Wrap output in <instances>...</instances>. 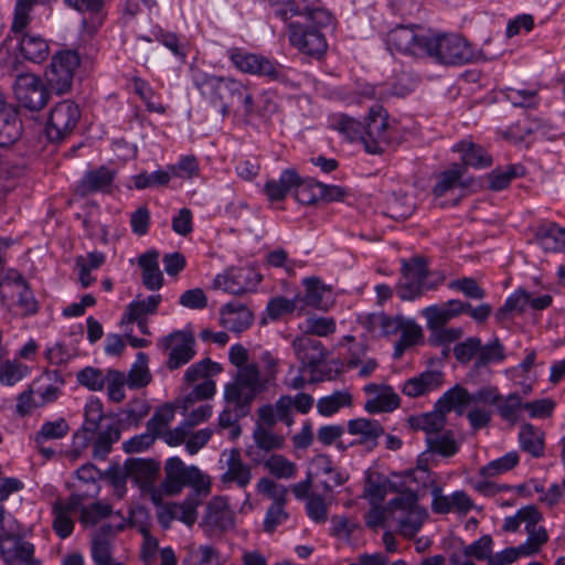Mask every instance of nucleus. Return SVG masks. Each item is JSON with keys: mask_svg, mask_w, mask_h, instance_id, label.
<instances>
[{"mask_svg": "<svg viewBox=\"0 0 565 565\" xmlns=\"http://www.w3.org/2000/svg\"><path fill=\"white\" fill-rule=\"evenodd\" d=\"M211 478L196 466H186L180 458L172 457L166 461L164 479L161 487L164 494H178L184 488L192 489L195 494L211 492Z\"/></svg>", "mask_w": 565, "mask_h": 565, "instance_id": "0eeeda50", "label": "nucleus"}, {"mask_svg": "<svg viewBox=\"0 0 565 565\" xmlns=\"http://www.w3.org/2000/svg\"><path fill=\"white\" fill-rule=\"evenodd\" d=\"M247 360L248 352L242 344L231 348L230 361L238 370L234 382L225 385L224 399L236 402L242 411L241 415L246 412V405L253 403L264 388L258 366L255 363L247 364Z\"/></svg>", "mask_w": 565, "mask_h": 565, "instance_id": "20e7f679", "label": "nucleus"}, {"mask_svg": "<svg viewBox=\"0 0 565 565\" xmlns=\"http://www.w3.org/2000/svg\"><path fill=\"white\" fill-rule=\"evenodd\" d=\"M504 358L505 354L503 345L499 339H494L486 345L481 344V350L478 352L475 365L477 369L484 367L490 363L501 362Z\"/></svg>", "mask_w": 565, "mask_h": 565, "instance_id": "6e6d98bb", "label": "nucleus"}, {"mask_svg": "<svg viewBox=\"0 0 565 565\" xmlns=\"http://www.w3.org/2000/svg\"><path fill=\"white\" fill-rule=\"evenodd\" d=\"M34 546L32 543L23 541L21 527L18 522H10L8 526L0 532V555L6 559L15 557L25 565H36L33 557Z\"/></svg>", "mask_w": 565, "mask_h": 565, "instance_id": "6ab92c4d", "label": "nucleus"}, {"mask_svg": "<svg viewBox=\"0 0 565 565\" xmlns=\"http://www.w3.org/2000/svg\"><path fill=\"white\" fill-rule=\"evenodd\" d=\"M427 55L436 62L446 65L465 64L475 62L479 55L470 44L457 34L428 33Z\"/></svg>", "mask_w": 565, "mask_h": 565, "instance_id": "1a4fd4ad", "label": "nucleus"}, {"mask_svg": "<svg viewBox=\"0 0 565 565\" xmlns=\"http://www.w3.org/2000/svg\"><path fill=\"white\" fill-rule=\"evenodd\" d=\"M21 135L22 122L13 108L0 116V147L14 145Z\"/></svg>", "mask_w": 565, "mask_h": 565, "instance_id": "4c0bfd02", "label": "nucleus"}, {"mask_svg": "<svg viewBox=\"0 0 565 565\" xmlns=\"http://www.w3.org/2000/svg\"><path fill=\"white\" fill-rule=\"evenodd\" d=\"M530 301V292L524 289H519L512 296H510L504 305L500 307L495 313V318L499 322L505 321L513 312H523Z\"/></svg>", "mask_w": 565, "mask_h": 565, "instance_id": "8fccbe9b", "label": "nucleus"}, {"mask_svg": "<svg viewBox=\"0 0 565 565\" xmlns=\"http://www.w3.org/2000/svg\"><path fill=\"white\" fill-rule=\"evenodd\" d=\"M428 274L425 258L413 257L409 260H403L402 277L395 288L397 296L404 301H409L422 297L426 290L435 289L438 282H428Z\"/></svg>", "mask_w": 565, "mask_h": 565, "instance_id": "9d476101", "label": "nucleus"}, {"mask_svg": "<svg viewBox=\"0 0 565 565\" xmlns=\"http://www.w3.org/2000/svg\"><path fill=\"white\" fill-rule=\"evenodd\" d=\"M429 330L428 343L433 347H447L463 335L461 328H448L449 321L439 320L430 315H423Z\"/></svg>", "mask_w": 565, "mask_h": 565, "instance_id": "cd10ccee", "label": "nucleus"}, {"mask_svg": "<svg viewBox=\"0 0 565 565\" xmlns=\"http://www.w3.org/2000/svg\"><path fill=\"white\" fill-rule=\"evenodd\" d=\"M472 508L469 497H434L431 509L436 513H448L456 511L466 514Z\"/></svg>", "mask_w": 565, "mask_h": 565, "instance_id": "de8ad7c7", "label": "nucleus"}, {"mask_svg": "<svg viewBox=\"0 0 565 565\" xmlns=\"http://www.w3.org/2000/svg\"><path fill=\"white\" fill-rule=\"evenodd\" d=\"M228 469L221 477V482L226 486L236 482L239 488L246 487L250 481V470L244 466L237 450H232L227 462Z\"/></svg>", "mask_w": 565, "mask_h": 565, "instance_id": "a19ab883", "label": "nucleus"}, {"mask_svg": "<svg viewBox=\"0 0 565 565\" xmlns=\"http://www.w3.org/2000/svg\"><path fill=\"white\" fill-rule=\"evenodd\" d=\"M68 430L70 426L64 418H58L54 422H46L36 433L34 440L38 445H41L46 440L61 439L67 435Z\"/></svg>", "mask_w": 565, "mask_h": 565, "instance_id": "5fc2aeb1", "label": "nucleus"}, {"mask_svg": "<svg viewBox=\"0 0 565 565\" xmlns=\"http://www.w3.org/2000/svg\"><path fill=\"white\" fill-rule=\"evenodd\" d=\"M461 313H463L462 301L456 299L449 300L440 306H429L422 310V315H430L444 321H450Z\"/></svg>", "mask_w": 565, "mask_h": 565, "instance_id": "864d4df0", "label": "nucleus"}, {"mask_svg": "<svg viewBox=\"0 0 565 565\" xmlns=\"http://www.w3.org/2000/svg\"><path fill=\"white\" fill-rule=\"evenodd\" d=\"M39 0H17L11 31L18 34L26 29L31 19L30 12Z\"/></svg>", "mask_w": 565, "mask_h": 565, "instance_id": "680f3d73", "label": "nucleus"}, {"mask_svg": "<svg viewBox=\"0 0 565 565\" xmlns=\"http://www.w3.org/2000/svg\"><path fill=\"white\" fill-rule=\"evenodd\" d=\"M352 396L347 392H335L331 396L322 397L318 402V411L321 415L330 416L341 407L350 405Z\"/></svg>", "mask_w": 565, "mask_h": 565, "instance_id": "e2e57ef3", "label": "nucleus"}, {"mask_svg": "<svg viewBox=\"0 0 565 565\" xmlns=\"http://www.w3.org/2000/svg\"><path fill=\"white\" fill-rule=\"evenodd\" d=\"M164 349L170 350L167 367L178 370L189 363L195 355V339L191 331L180 330L170 333L162 340Z\"/></svg>", "mask_w": 565, "mask_h": 565, "instance_id": "412c9836", "label": "nucleus"}, {"mask_svg": "<svg viewBox=\"0 0 565 565\" xmlns=\"http://www.w3.org/2000/svg\"><path fill=\"white\" fill-rule=\"evenodd\" d=\"M519 440L522 450L531 454L533 457L543 455L544 441L543 434L540 429L531 424H525L521 427Z\"/></svg>", "mask_w": 565, "mask_h": 565, "instance_id": "c03bdc74", "label": "nucleus"}, {"mask_svg": "<svg viewBox=\"0 0 565 565\" xmlns=\"http://www.w3.org/2000/svg\"><path fill=\"white\" fill-rule=\"evenodd\" d=\"M441 494L433 473L423 467L407 471L405 475H393L392 478L379 471L366 473L364 494Z\"/></svg>", "mask_w": 565, "mask_h": 565, "instance_id": "7ed1b4c3", "label": "nucleus"}, {"mask_svg": "<svg viewBox=\"0 0 565 565\" xmlns=\"http://www.w3.org/2000/svg\"><path fill=\"white\" fill-rule=\"evenodd\" d=\"M77 382L89 391H102L105 386L106 375L96 367L86 366L76 374Z\"/></svg>", "mask_w": 565, "mask_h": 565, "instance_id": "0e129e2a", "label": "nucleus"}, {"mask_svg": "<svg viewBox=\"0 0 565 565\" xmlns=\"http://www.w3.org/2000/svg\"><path fill=\"white\" fill-rule=\"evenodd\" d=\"M306 499L308 516L316 523H324L328 519V510L331 504L330 497H302Z\"/></svg>", "mask_w": 565, "mask_h": 565, "instance_id": "052dcab7", "label": "nucleus"}, {"mask_svg": "<svg viewBox=\"0 0 565 565\" xmlns=\"http://www.w3.org/2000/svg\"><path fill=\"white\" fill-rule=\"evenodd\" d=\"M387 111L382 106L370 108L363 122L362 142L366 152L381 154L391 142Z\"/></svg>", "mask_w": 565, "mask_h": 565, "instance_id": "f8f14e48", "label": "nucleus"}, {"mask_svg": "<svg viewBox=\"0 0 565 565\" xmlns=\"http://www.w3.org/2000/svg\"><path fill=\"white\" fill-rule=\"evenodd\" d=\"M263 276L254 267H230L215 277L214 289H222L233 295L254 291Z\"/></svg>", "mask_w": 565, "mask_h": 565, "instance_id": "f3484780", "label": "nucleus"}, {"mask_svg": "<svg viewBox=\"0 0 565 565\" xmlns=\"http://www.w3.org/2000/svg\"><path fill=\"white\" fill-rule=\"evenodd\" d=\"M205 523L222 530L232 525V513L225 497H213L206 505Z\"/></svg>", "mask_w": 565, "mask_h": 565, "instance_id": "c9c22d12", "label": "nucleus"}, {"mask_svg": "<svg viewBox=\"0 0 565 565\" xmlns=\"http://www.w3.org/2000/svg\"><path fill=\"white\" fill-rule=\"evenodd\" d=\"M441 383L443 373L440 371H426L407 380L402 392L409 397H417L439 387Z\"/></svg>", "mask_w": 565, "mask_h": 565, "instance_id": "c756f323", "label": "nucleus"}, {"mask_svg": "<svg viewBox=\"0 0 565 565\" xmlns=\"http://www.w3.org/2000/svg\"><path fill=\"white\" fill-rule=\"evenodd\" d=\"M221 372L220 364L211 361L210 359H203L202 361L192 364L185 372L184 379L189 384H192L200 379H204L210 374H216Z\"/></svg>", "mask_w": 565, "mask_h": 565, "instance_id": "69168bd1", "label": "nucleus"}, {"mask_svg": "<svg viewBox=\"0 0 565 565\" xmlns=\"http://www.w3.org/2000/svg\"><path fill=\"white\" fill-rule=\"evenodd\" d=\"M348 431L358 439L353 440L350 445H361L369 450L377 446V439L385 434L384 427L380 422L370 418H355L348 422Z\"/></svg>", "mask_w": 565, "mask_h": 565, "instance_id": "b1692460", "label": "nucleus"}, {"mask_svg": "<svg viewBox=\"0 0 565 565\" xmlns=\"http://www.w3.org/2000/svg\"><path fill=\"white\" fill-rule=\"evenodd\" d=\"M81 119L78 106L70 100L57 103L50 111L46 136L51 142L58 143L71 136Z\"/></svg>", "mask_w": 565, "mask_h": 565, "instance_id": "ddd939ff", "label": "nucleus"}, {"mask_svg": "<svg viewBox=\"0 0 565 565\" xmlns=\"http://www.w3.org/2000/svg\"><path fill=\"white\" fill-rule=\"evenodd\" d=\"M294 191L295 198L299 203L309 205L320 201L324 190H322V183L313 180H302L299 177V180L294 186Z\"/></svg>", "mask_w": 565, "mask_h": 565, "instance_id": "49530a36", "label": "nucleus"}, {"mask_svg": "<svg viewBox=\"0 0 565 565\" xmlns=\"http://www.w3.org/2000/svg\"><path fill=\"white\" fill-rule=\"evenodd\" d=\"M536 239L546 252L565 250V228L556 223H546L537 227Z\"/></svg>", "mask_w": 565, "mask_h": 565, "instance_id": "f704fd0d", "label": "nucleus"}, {"mask_svg": "<svg viewBox=\"0 0 565 565\" xmlns=\"http://www.w3.org/2000/svg\"><path fill=\"white\" fill-rule=\"evenodd\" d=\"M79 497V521L84 525H95L100 520L111 514L113 509L106 501H94L89 504H84Z\"/></svg>", "mask_w": 565, "mask_h": 565, "instance_id": "37998d69", "label": "nucleus"}, {"mask_svg": "<svg viewBox=\"0 0 565 565\" xmlns=\"http://www.w3.org/2000/svg\"><path fill=\"white\" fill-rule=\"evenodd\" d=\"M420 31L418 26L397 25L387 33L386 44L388 50L416 57L426 56L428 33L424 34Z\"/></svg>", "mask_w": 565, "mask_h": 565, "instance_id": "dca6fc26", "label": "nucleus"}, {"mask_svg": "<svg viewBox=\"0 0 565 565\" xmlns=\"http://www.w3.org/2000/svg\"><path fill=\"white\" fill-rule=\"evenodd\" d=\"M15 36L19 40V51L25 60L40 64L49 57L50 45L41 34L24 30Z\"/></svg>", "mask_w": 565, "mask_h": 565, "instance_id": "bb28decb", "label": "nucleus"}, {"mask_svg": "<svg viewBox=\"0 0 565 565\" xmlns=\"http://www.w3.org/2000/svg\"><path fill=\"white\" fill-rule=\"evenodd\" d=\"M126 527L122 519L117 525L104 524L92 536V556L96 565H121L113 557V543L116 535Z\"/></svg>", "mask_w": 565, "mask_h": 565, "instance_id": "4be33fe9", "label": "nucleus"}, {"mask_svg": "<svg viewBox=\"0 0 565 565\" xmlns=\"http://www.w3.org/2000/svg\"><path fill=\"white\" fill-rule=\"evenodd\" d=\"M505 97L515 107L535 108L537 106L536 89H516L508 87L505 89Z\"/></svg>", "mask_w": 565, "mask_h": 565, "instance_id": "338daca9", "label": "nucleus"}, {"mask_svg": "<svg viewBox=\"0 0 565 565\" xmlns=\"http://www.w3.org/2000/svg\"><path fill=\"white\" fill-rule=\"evenodd\" d=\"M137 362L130 369L126 379L130 388H141L147 386L151 381V374L147 366V355L142 352L137 354Z\"/></svg>", "mask_w": 565, "mask_h": 565, "instance_id": "3c124183", "label": "nucleus"}, {"mask_svg": "<svg viewBox=\"0 0 565 565\" xmlns=\"http://www.w3.org/2000/svg\"><path fill=\"white\" fill-rule=\"evenodd\" d=\"M174 417V408L164 404L158 409L147 423V429L156 437L162 436V430L171 423Z\"/></svg>", "mask_w": 565, "mask_h": 565, "instance_id": "774afa93", "label": "nucleus"}, {"mask_svg": "<svg viewBox=\"0 0 565 565\" xmlns=\"http://www.w3.org/2000/svg\"><path fill=\"white\" fill-rule=\"evenodd\" d=\"M292 348L297 359L301 362L302 369L310 367L315 371L326 360L327 352L321 341L310 338L301 337L292 341Z\"/></svg>", "mask_w": 565, "mask_h": 565, "instance_id": "a878e982", "label": "nucleus"}, {"mask_svg": "<svg viewBox=\"0 0 565 565\" xmlns=\"http://www.w3.org/2000/svg\"><path fill=\"white\" fill-rule=\"evenodd\" d=\"M126 467L130 473V480L138 487L142 494H164L160 477V463L154 459L128 458Z\"/></svg>", "mask_w": 565, "mask_h": 565, "instance_id": "2eb2a0df", "label": "nucleus"}, {"mask_svg": "<svg viewBox=\"0 0 565 565\" xmlns=\"http://www.w3.org/2000/svg\"><path fill=\"white\" fill-rule=\"evenodd\" d=\"M151 500L158 507V521L166 529L173 520H179L186 525H192L196 521V508L200 501L195 497H188L182 503H163V497L157 495L151 497Z\"/></svg>", "mask_w": 565, "mask_h": 565, "instance_id": "aec40b11", "label": "nucleus"}, {"mask_svg": "<svg viewBox=\"0 0 565 565\" xmlns=\"http://www.w3.org/2000/svg\"><path fill=\"white\" fill-rule=\"evenodd\" d=\"M408 424L414 429L423 430L427 436L440 433L446 425V415L440 407L435 404V409L430 413L411 416Z\"/></svg>", "mask_w": 565, "mask_h": 565, "instance_id": "72a5a7b5", "label": "nucleus"}, {"mask_svg": "<svg viewBox=\"0 0 565 565\" xmlns=\"http://www.w3.org/2000/svg\"><path fill=\"white\" fill-rule=\"evenodd\" d=\"M384 498L371 497L366 526L373 530L395 526L403 536H415L427 518L426 509L418 504V497H394L387 503Z\"/></svg>", "mask_w": 565, "mask_h": 565, "instance_id": "f257e3e1", "label": "nucleus"}, {"mask_svg": "<svg viewBox=\"0 0 565 565\" xmlns=\"http://www.w3.org/2000/svg\"><path fill=\"white\" fill-rule=\"evenodd\" d=\"M299 174L294 169L285 170L279 180H270L265 184V192L269 201H282L287 193L294 189Z\"/></svg>", "mask_w": 565, "mask_h": 565, "instance_id": "ea45409f", "label": "nucleus"}, {"mask_svg": "<svg viewBox=\"0 0 565 565\" xmlns=\"http://www.w3.org/2000/svg\"><path fill=\"white\" fill-rule=\"evenodd\" d=\"M492 545L493 541L490 535H483L479 540L472 542L469 545H465L460 552L463 556L477 561H484L487 559L489 562V557H491L492 554Z\"/></svg>", "mask_w": 565, "mask_h": 565, "instance_id": "13d9d810", "label": "nucleus"}, {"mask_svg": "<svg viewBox=\"0 0 565 565\" xmlns=\"http://www.w3.org/2000/svg\"><path fill=\"white\" fill-rule=\"evenodd\" d=\"M465 168L458 163H455L449 170L441 172L438 182L433 189L434 194L438 198L445 195L446 192L459 183Z\"/></svg>", "mask_w": 565, "mask_h": 565, "instance_id": "603ef678", "label": "nucleus"}, {"mask_svg": "<svg viewBox=\"0 0 565 565\" xmlns=\"http://www.w3.org/2000/svg\"><path fill=\"white\" fill-rule=\"evenodd\" d=\"M303 282L306 286V296L302 299L305 305L323 311L328 310L333 303L331 289L315 277L307 278Z\"/></svg>", "mask_w": 565, "mask_h": 565, "instance_id": "2f4dec72", "label": "nucleus"}, {"mask_svg": "<svg viewBox=\"0 0 565 565\" xmlns=\"http://www.w3.org/2000/svg\"><path fill=\"white\" fill-rule=\"evenodd\" d=\"M428 451L438 454L444 457H451L458 451V445L455 440L454 433L446 430L443 434H436L426 437Z\"/></svg>", "mask_w": 565, "mask_h": 565, "instance_id": "a18cd8bd", "label": "nucleus"}, {"mask_svg": "<svg viewBox=\"0 0 565 565\" xmlns=\"http://www.w3.org/2000/svg\"><path fill=\"white\" fill-rule=\"evenodd\" d=\"M467 406H471L470 393L460 385L454 386L437 401V407H440L445 415L452 409L461 415Z\"/></svg>", "mask_w": 565, "mask_h": 565, "instance_id": "58836bf2", "label": "nucleus"}, {"mask_svg": "<svg viewBox=\"0 0 565 565\" xmlns=\"http://www.w3.org/2000/svg\"><path fill=\"white\" fill-rule=\"evenodd\" d=\"M159 253L149 250L138 258V264L142 268V284L149 290H158L163 285V275L159 268Z\"/></svg>", "mask_w": 565, "mask_h": 565, "instance_id": "473e14b6", "label": "nucleus"}, {"mask_svg": "<svg viewBox=\"0 0 565 565\" xmlns=\"http://www.w3.org/2000/svg\"><path fill=\"white\" fill-rule=\"evenodd\" d=\"M387 209L392 218L402 221L406 220L413 214L415 210V203L414 200L406 194H393L388 201Z\"/></svg>", "mask_w": 565, "mask_h": 565, "instance_id": "bf43d9fd", "label": "nucleus"}, {"mask_svg": "<svg viewBox=\"0 0 565 565\" xmlns=\"http://www.w3.org/2000/svg\"><path fill=\"white\" fill-rule=\"evenodd\" d=\"M519 462V455L515 451L508 452L503 457L489 462L480 469L481 481L475 484V490L487 494H495L502 491L515 490L518 494H533L544 492V482L530 480L518 486H511L494 479L497 476L514 468Z\"/></svg>", "mask_w": 565, "mask_h": 565, "instance_id": "423d86ee", "label": "nucleus"}, {"mask_svg": "<svg viewBox=\"0 0 565 565\" xmlns=\"http://www.w3.org/2000/svg\"><path fill=\"white\" fill-rule=\"evenodd\" d=\"M332 14L326 9L306 10L301 21L289 23V41L303 54L320 57L328 47L322 29L332 25Z\"/></svg>", "mask_w": 565, "mask_h": 565, "instance_id": "39448f33", "label": "nucleus"}, {"mask_svg": "<svg viewBox=\"0 0 565 565\" xmlns=\"http://www.w3.org/2000/svg\"><path fill=\"white\" fill-rule=\"evenodd\" d=\"M79 56L75 51H60L53 55L44 77L50 90L57 95L66 94L73 85L74 72L79 66Z\"/></svg>", "mask_w": 565, "mask_h": 565, "instance_id": "9b49d317", "label": "nucleus"}, {"mask_svg": "<svg viewBox=\"0 0 565 565\" xmlns=\"http://www.w3.org/2000/svg\"><path fill=\"white\" fill-rule=\"evenodd\" d=\"M454 151L460 152L465 169L470 166L478 169L492 164V157L480 146L470 140H461L454 146Z\"/></svg>", "mask_w": 565, "mask_h": 565, "instance_id": "7c9ffc66", "label": "nucleus"}, {"mask_svg": "<svg viewBox=\"0 0 565 565\" xmlns=\"http://www.w3.org/2000/svg\"><path fill=\"white\" fill-rule=\"evenodd\" d=\"M220 313L221 324L236 333L246 330L253 322L252 312L238 302L226 303Z\"/></svg>", "mask_w": 565, "mask_h": 565, "instance_id": "c85d7f7f", "label": "nucleus"}, {"mask_svg": "<svg viewBox=\"0 0 565 565\" xmlns=\"http://www.w3.org/2000/svg\"><path fill=\"white\" fill-rule=\"evenodd\" d=\"M423 340L424 332L422 327L417 324L415 320L407 318L403 324V329H401V338L394 347V359H401L407 349L422 343Z\"/></svg>", "mask_w": 565, "mask_h": 565, "instance_id": "e433bc0d", "label": "nucleus"}, {"mask_svg": "<svg viewBox=\"0 0 565 565\" xmlns=\"http://www.w3.org/2000/svg\"><path fill=\"white\" fill-rule=\"evenodd\" d=\"M228 56L233 64L242 72L267 76L273 81L286 79L284 67L262 55L248 53L241 49H231Z\"/></svg>", "mask_w": 565, "mask_h": 565, "instance_id": "a211bd4d", "label": "nucleus"}, {"mask_svg": "<svg viewBox=\"0 0 565 565\" xmlns=\"http://www.w3.org/2000/svg\"><path fill=\"white\" fill-rule=\"evenodd\" d=\"M116 172L106 167L88 171L75 189V193L86 198L95 192L109 193Z\"/></svg>", "mask_w": 565, "mask_h": 565, "instance_id": "393cba45", "label": "nucleus"}, {"mask_svg": "<svg viewBox=\"0 0 565 565\" xmlns=\"http://www.w3.org/2000/svg\"><path fill=\"white\" fill-rule=\"evenodd\" d=\"M523 173H524V168L521 166H515V164L509 166L505 171H501L498 169L493 170L488 175L489 186L493 191L503 190L510 184V182L514 178H516L519 175H523Z\"/></svg>", "mask_w": 565, "mask_h": 565, "instance_id": "4d7b16f0", "label": "nucleus"}, {"mask_svg": "<svg viewBox=\"0 0 565 565\" xmlns=\"http://www.w3.org/2000/svg\"><path fill=\"white\" fill-rule=\"evenodd\" d=\"M401 405L399 396L391 386H382L381 392L374 398L367 399L364 408L370 414L393 412Z\"/></svg>", "mask_w": 565, "mask_h": 565, "instance_id": "79ce46f5", "label": "nucleus"}, {"mask_svg": "<svg viewBox=\"0 0 565 565\" xmlns=\"http://www.w3.org/2000/svg\"><path fill=\"white\" fill-rule=\"evenodd\" d=\"M193 82L202 96L209 99L213 107L220 109L223 116L235 109L243 93V85L231 78L194 72Z\"/></svg>", "mask_w": 565, "mask_h": 565, "instance_id": "6e6552de", "label": "nucleus"}, {"mask_svg": "<svg viewBox=\"0 0 565 565\" xmlns=\"http://www.w3.org/2000/svg\"><path fill=\"white\" fill-rule=\"evenodd\" d=\"M13 92L22 107L39 111L49 103L51 90L39 76L23 73L15 77Z\"/></svg>", "mask_w": 565, "mask_h": 565, "instance_id": "4468645a", "label": "nucleus"}, {"mask_svg": "<svg viewBox=\"0 0 565 565\" xmlns=\"http://www.w3.org/2000/svg\"><path fill=\"white\" fill-rule=\"evenodd\" d=\"M268 2L273 14L284 22L292 18H298L297 21H301V15L306 13V10H311L308 6L301 7L294 0H268Z\"/></svg>", "mask_w": 565, "mask_h": 565, "instance_id": "09e8293b", "label": "nucleus"}, {"mask_svg": "<svg viewBox=\"0 0 565 565\" xmlns=\"http://www.w3.org/2000/svg\"><path fill=\"white\" fill-rule=\"evenodd\" d=\"M79 510V497H70L68 499H60L53 503L52 512L54 520L52 522L53 530L61 539L68 537L74 530V520Z\"/></svg>", "mask_w": 565, "mask_h": 565, "instance_id": "5701e85b", "label": "nucleus"}, {"mask_svg": "<svg viewBox=\"0 0 565 565\" xmlns=\"http://www.w3.org/2000/svg\"><path fill=\"white\" fill-rule=\"evenodd\" d=\"M120 439V424L104 414L103 404L92 398L85 406L84 423L74 436V450L79 452L93 444V457L105 460L113 444Z\"/></svg>", "mask_w": 565, "mask_h": 565, "instance_id": "f03ea898", "label": "nucleus"}]
</instances>
